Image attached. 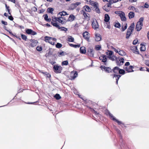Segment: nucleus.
I'll use <instances>...</instances> for the list:
<instances>
[{"label": "nucleus", "mask_w": 149, "mask_h": 149, "mask_svg": "<svg viewBox=\"0 0 149 149\" xmlns=\"http://www.w3.org/2000/svg\"><path fill=\"white\" fill-rule=\"evenodd\" d=\"M146 67H141L140 69V70L141 71H146Z\"/></svg>", "instance_id": "603ef678"}, {"label": "nucleus", "mask_w": 149, "mask_h": 149, "mask_svg": "<svg viewBox=\"0 0 149 149\" xmlns=\"http://www.w3.org/2000/svg\"><path fill=\"white\" fill-rule=\"evenodd\" d=\"M95 8V10L96 13H100V9L99 8L98 5H97V6L94 7Z\"/></svg>", "instance_id": "72a5a7b5"}, {"label": "nucleus", "mask_w": 149, "mask_h": 149, "mask_svg": "<svg viewBox=\"0 0 149 149\" xmlns=\"http://www.w3.org/2000/svg\"><path fill=\"white\" fill-rule=\"evenodd\" d=\"M88 52L90 53L91 54V55L92 56H94V53H93V50L92 49H88Z\"/></svg>", "instance_id": "4c0bfd02"}, {"label": "nucleus", "mask_w": 149, "mask_h": 149, "mask_svg": "<svg viewBox=\"0 0 149 149\" xmlns=\"http://www.w3.org/2000/svg\"><path fill=\"white\" fill-rule=\"evenodd\" d=\"M84 8L85 9V11L87 12H90L91 10L90 7L87 6H85L84 7Z\"/></svg>", "instance_id": "c85d7f7f"}, {"label": "nucleus", "mask_w": 149, "mask_h": 149, "mask_svg": "<svg viewBox=\"0 0 149 149\" xmlns=\"http://www.w3.org/2000/svg\"><path fill=\"white\" fill-rule=\"evenodd\" d=\"M75 17L74 15H70L69 17H68V19H67L68 21H73Z\"/></svg>", "instance_id": "6ab92c4d"}, {"label": "nucleus", "mask_w": 149, "mask_h": 149, "mask_svg": "<svg viewBox=\"0 0 149 149\" xmlns=\"http://www.w3.org/2000/svg\"><path fill=\"white\" fill-rule=\"evenodd\" d=\"M68 18V17L66 16L64 17L58 16V17H55L54 19H55V21H57L63 24H65L68 21L67 19Z\"/></svg>", "instance_id": "f257e3e1"}, {"label": "nucleus", "mask_w": 149, "mask_h": 149, "mask_svg": "<svg viewBox=\"0 0 149 149\" xmlns=\"http://www.w3.org/2000/svg\"><path fill=\"white\" fill-rule=\"evenodd\" d=\"M133 66L132 65L130 66L129 67H125L124 68L128 72H134V70H132Z\"/></svg>", "instance_id": "9d476101"}, {"label": "nucleus", "mask_w": 149, "mask_h": 149, "mask_svg": "<svg viewBox=\"0 0 149 149\" xmlns=\"http://www.w3.org/2000/svg\"><path fill=\"white\" fill-rule=\"evenodd\" d=\"M115 27L119 28L120 27V24L119 23H116L114 25Z\"/></svg>", "instance_id": "c03bdc74"}, {"label": "nucleus", "mask_w": 149, "mask_h": 149, "mask_svg": "<svg viewBox=\"0 0 149 149\" xmlns=\"http://www.w3.org/2000/svg\"><path fill=\"white\" fill-rule=\"evenodd\" d=\"M83 37L85 39L88 41H89L90 38V34L87 32L86 31L84 32L83 34Z\"/></svg>", "instance_id": "0eeeda50"}, {"label": "nucleus", "mask_w": 149, "mask_h": 149, "mask_svg": "<svg viewBox=\"0 0 149 149\" xmlns=\"http://www.w3.org/2000/svg\"><path fill=\"white\" fill-rule=\"evenodd\" d=\"M59 66L57 65H55L54 66L53 68L56 71H57L58 70Z\"/></svg>", "instance_id": "8fccbe9b"}, {"label": "nucleus", "mask_w": 149, "mask_h": 149, "mask_svg": "<svg viewBox=\"0 0 149 149\" xmlns=\"http://www.w3.org/2000/svg\"><path fill=\"white\" fill-rule=\"evenodd\" d=\"M92 26L93 28L95 30L98 28V24L96 19L93 20L92 23Z\"/></svg>", "instance_id": "20e7f679"}, {"label": "nucleus", "mask_w": 149, "mask_h": 149, "mask_svg": "<svg viewBox=\"0 0 149 149\" xmlns=\"http://www.w3.org/2000/svg\"><path fill=\"white\" fill-rule=\"evenodd\" d=\"M116 63L117 65L119 66H120L121 65H122V64L120 63V61H118L117 59L116 60Z\"/></svg>", "instance_id": "6e6d98bb"}, {"label": "nucleus", "mask_w": 149, "mask_h": 149, "mask_svg": "<svg viewBox=\"0 0 149 149\" xmlns=\"http://www.w3.org/2000/svg\"><path fill=\"white\" fill-rule=\"evenodd\" d=\"M121 77V76L119 75L114 74L113 75V78L115 77L116 81V84H117L118 83V81L119 78Z\"/></svg>", "instance_id": "412c9836"}, {"label": "nucleus", "mask_w": 149, "mask_h": 149, "mask_svg": "<svg viewBox=\"0 0 149 149\" xmlns=\"http://www.w3.org/2000/svg\"><path fill=\"white\" fill-rule=\"evenodd\" d=\"M111 48L116 53H118L119 51L116 49L115 48L113 47V46L111 47Z\"/></svg>", "instance_id": "864d4df0"}, {"label": "nucleus", "mask_w": 149, "mask_h": 149, "mask_svg": "<svg viewBox=\"0 0 149 149\" xmlns=\"http://www.w3.org/2000/svg\"><path fill=\"white\" fill-rule=\"evenodd\" d=\"M101 48V47L100 45H97L95 46V49L97 51H98L100 50Z\"/></svg>", "instance_id": "37998d69"}, {"label": "nucleus", "mask_w": 149, "mask_h": 149, "mask_svg": "<svg viewBox=\"0 0 149 149\" xmlns=\"http://www.w3.org/2000/svg\"><path fill=\"white\" fill-rule=\"evenodd\" d=\"M71 79L74 80L78 76V74L77 71H75L74 72H72L71 73Z\"/></svg>", "instance_id": "f8f14e48"}, {"label": "nucleus", "mask_w": 149, "mask_h": 149, "mask_svg": "<svg viewBox=\"0 0 149 149\" xmlns=\"http://www.w3.org/2000/svg\"><path fill=\"white\" fill-rule=\"evenodd\" d=\"M107 54L108 56V57L113 55V52L111 51H108V52H107Z\"/></svg>", "instance_id": "f704fd0d"}, {"label": "nucleus", "mask_w": 149, "mask_h": 149, "mask_svg": "<svg viewBox=\"0 0 149 149\" xmlns=\"http://www.w3.org/2000/svg\"><path fill=\"white\" fill-rule=\"evenodd\" d=\"M132 48L134 49H135L136 50L134 52V53H135L136 54H139V51L137 49V47L136 46H134Z\"/></svg>", "instance_id": "2f4dec72"}, {"label": "nucleus", "mask_w": 149, "mask_h": 149, "mask_svg": "<svg viewBox=\"0 0 149 149\" xmlns=\"http://www.w3.org/2000/svg\"><path fill=\"white\" fill-rule=\"evenodd\" d=\"M110 19V17L109 15L107 14H106L105 15L104 21L106 22H108Z\"/></svg>", "instance_id": "393cba45"}, {"label": "nucleus", "mask_w": 149, "mask_h": 149, "mask_svg": "<svg viewBox=\"0 0 149 149\" xmlns=\"http://www.w3.org/2000/svg\"><path fill=\"white\" fill-rule=\"evenodd\" d=\"M68 64V62L67 61H65L62 62L61 64L62 65H67Z\"/></svg>", "instance_id": "79ce46f5"}, {"label": "nucleus", "mask_w": 149, "mask_h": 149, "mask_svg": "<svg viewBox=\"0 0 149 149\" xmlns=\"http://www.w3.org/2000/svg\"><path fill=\"white\" fill-rule=\"evenodd\" d=\"M145 63L146 65L149 67V60L145 61Z\"/></svg>", "instance_id": "bf43d9fd"}, {"label": "nucleus", "mask_w": 149, "mask_h": 149, "mask_svg": "<svg viewBox=\"0 0 149 149\" xmlns=\"http://www.w3.org/2000/svg\"><path fill=\"white\" fill-rule=\"evenodd\" d=\"M32 31L33 30L31 29H28L26 30V32L27 34L29 35H31Z\"/></svg>", "instance_id": "ea45409f"}, {"label": "nucleus", "mask_w": 149, "mask_h": 149, "mask_svg": "<svg viewBox=\"0 0 149 149\" xmlns=\"http://www.w3.org/2000/svg\"><path fill=\"white\" fill-rule=\"evenodd\" d=\"M80 4L81 3L80 2H78L75 3H72L69 6V9L70 10H73Z\"/></svg>", "instance_id": "39448f33"}, {"label": "nucleus", "mask_w": 149, "mask_h": 149, "mask_svg": "<svg viewBox=\"0 0 149 149\" xmlns=\"http://www.w3.org/2000/svg\"><path fill=\"white\" fill-rule=\"evenodd\" d=\"M37 34V33L36 32H35L34 31H32L31 35H33V36H34V35H36Z\"/></svg>", "instance_id": "680f3d73"}, {"label": "nucleus", "mask_w": 149, "mask_h": 149, "mask_svg": "<svg viewBox=\"0 0 149 149\" xmlns=\"http://www.w3.org/2000/svg\"><path fill=\"white\" fill-rule=\"evenodd\" d=\"M59 29H61V31H67L68 30L67 29L64 27H60V28H59Z\"/></svg>", "instance_id": "de8ad7c7"}, {"label": "nucleus", "mask_w": 149, "mask_h": 149, "mask_svg": "<svg viewBox=\"0 0 149 149\" xmlns=\"http://www.w3.org/2000/svg\"><path fill=\"white\" fill-rule=\"evenodd\" d=\"M142 26L143 24H140L137 23L136 26V29L137 31H140L142 29Z\"/></svg>", "instance_id": "4468645a"}, {"label": "nucleus", "mask_w": 149, "mask_h": 149, "mask_svg": "<svg viewBox=\"0 0 149 149\" xmlns=\"http://www.w3.org/2000/svg\"><path fill=\"white\" fill-rule=\"evenodd\" d=\"M106 114L107 115H108L111 118H112V119L114 121H115L116 122L118 123V125H120V124H122V123L120 121L117 120L113 116L112 114L109 111H106Z\"/></svg>", "instance_id": "7ed1b4c3"}, {"label": "nucleus", "mask_w": 149, "mask_h": 149, "mask_svg": "<svg viewBox=\"0 0 149 149\" xmlns=\"http://www.w3.org/2000/svg\"><path fill=\"white\" fill-rule=\"evenodd\" d=\"M137 42L138 40L135 39L133 41V44L134 45H135L137 44Z\"/></svg>", "instance_id": "0e129e2a"}, {"label": "nucleus", "mask_w": 149, "mask_h": 149, "mask_svg": "<svg viewBox=\"0 0 149 149\" xmlns=\"http://www.w3.org/2000/svg\"><path fill=\"white\" fill-rule=\"evenodd\" d=\"M109 24H110V23L109 22L107 23V28L109 29L111 28V26H110Z\"/></svg>", "instance_id": "338daca9"}, {"label": "nucleus", "mask_w": 149, "mask_h": 149, "mask_svg": "<svg viewBox=\"0 0 149 149\" xmlns=\"http://www.w3.org/2000/svg\"><path fill=\"white\" fill-rule=\"evenodd\" d=\"M91 111L93 112L95 115H97L99 114V113H97L96 111H95L94 109H92Z\"/></svg>", "instance_id": "3c124183"}, {"label": "nucleus", "mask_w": 149, "mask_h": 149, "mask_svg": "<svg viewBox=\"0 0 149 149\" xmlns=\"http://www.w3.org/2000/svg\"><path fill=\"white\" fill-rule=\"evenodd\" d=\"M68 14H67V13L66 12L64 11H63L61 12H60L58 14V16H60L61 17H64L65 16H66Z\"/></svg>", "instance_id": "aec40b11"}, {"label": "nucleus", "mask_w": 149, "mask_h": 149, "mask_svg": "<svg viewBox=\"0 0 149 149\" xmlns=\"http://www.w3.org/2000/svg\"><path fill=\"white\" fill-rule=\"evenodd\" d=\"M119 61H120V63H121L122 65L123 63L124 62V59L123 58H121L119 60Z\"/></svg>", "instance_id": "052dcab7"}, {"label": "nucleus", "mask_w": 149, "mask_h": 149, "mask_svg": "<svg viewBox=\"0 0 149 149\" xmlns=\"http://www.w3.org/2000/svg\"><path fill=\"white\" fill-rule=\"evenodd\" d=\"M46 74H45V75L46 76V77L49 78L51 77L50 75L49 74L47 73V72H46Z\"/></svg>", "instance_id": "4d7b16f0"}, {"label": "nucleus", "mask_w": 149, "mask_h": 149, "mask_svg": "<svg viewBox=\"0 0 149 149\" xmlns=\"http://www.w3.org/2000/svg\"><path fill=\"white\" fill-rule=\"evenodd\" d=\"M56 47L57 48H60L62 47V44L59 43H57L56 45Z\"/></svg>", "instance_id": "09e8293b"}, {"label": "nucleus", "mask_w": 149, "mask_h": 149, "mask_svg": "<svg viewBox=\"0 0 149 149\" xmlns=\"http://www.w3.org/2000/svg\"><path fill=\"white\" fill-rule=\"evenodd\" d=\"M31 43L30 45L31 47H33L36 46L38 42L37 40H31Z\"/></svg>", "instance_id": "9b49d317"}, {"label": "nucleus", "mask_w": 149, "mask_h": 149, "mask_svg": "<svg viewBox=\"0 0 149 149\" xmlns=\"http://www.w3.org/2000/svg\"><path fill=\"white\" fill-rule=\"evenodd\" d=\"M44 17V19L45 21L47 20V19L48 18V16L47 14H45L43 15Z\"/></svg>", "instance_id": "13d9d810"}, {"label": "nucleus", "mask_w": 149, "mask_h": 149, "mask_svg": "<svg viewBox=\"0 0 149 149\" xmlns=\"http://www.w3.org/2000/svg\"><path fill=\"white\" fill-rule=\"evenodd\" d=\"M118 54L121 56H125L126 54V53L123 50H119Z\"/></svg>", "instance_id": "cd10ccee"}, {"label": "nucleus", "mask_w": 149, "mask_h": 149, "mask_svg": "<svg viewBox=\"0 0 149 149\" xmlns=\"http://www.w3.org/2000/svg\"><path fill=\"white\" fill-rule=\"evenodd\" d=\"M80 51L81 53L82 54H85L86 52L85 48L84 47H81L80 49Z\"/></svg>", "instance_id": "a878e982"}, {"label": "nucleus", "mask_w": 149, "mask_h": 149, "mask_svg": "<svg viewBox=\"0 0 149 149\" xmlns=\"http://www.w3.org/2000/svg\"><path fill=\"white\" fill-rule=\"evenodd\" d=\"M135 15L134 13L133 12H130L128 14V16L130 19L134 17Z\"/></svg>", "instance_id": "5701e85b"}, {"label": "nucleus", "mask_w": 149, "mask_h": 149, "mask_svg": "<svg viewBox=\"0 0 149 149\" xmlns=\"http://www.w3.org/2000/svg\"><path fill=\"white\" fill-rule=\"evenodd\" d=\"M127 24H122V31H124L126 29H127Z\"/></svg>", "instance_id": "bb28decb"}, {"label": "nucleus", "mask_w": 149, "mask_h": 149, "mask_svg": "<svg viewBox=\"0 0 149 149\" xmlns=\"http://www.w3.org/2000/svg\"><path fill=\"white\" fill-rule=\"evenodd\" d=\"M47 10L49 13L52 14L53 13V11L54 10V9L52 8H49Z\"/></svg>", "instance_id": "49530a36"}, {"label": "nucleus", "mask_w": 149, "mask_h": 149, "mask_svg": "<svg viewBox=\"0 0 149 149\" xmlns=\"http://www.w3.org/2000/svg\"><path fill=\"white\" fill-rule=\"evenodd\" d=\"M54 17H52V21L51 22V24L54 26L58 28V29L60 28V26L57 24V23L56 22V21H55V19H54Z\"/></svg>", "instance_id": "1a4fd4ad"}, {"label": "nucleus", "mask_w": 149, "mask_h": 149, "mask_svg": "<svg viewBox=\"0 0 149 149\" xmlns=\"http://www.w3.org/2000/svg\"><path fill=\"white\" fill-rule=\"evenodd\" d=\"M120 68L116 66L113 68L112 70L113 72L116 74H118L119 72Z\"/></svg>", "instance_id": "a211bd4d"}, {"label": "nucleus", "mask_w": 149, "mask_h": 149, "mask_svg": "<svg viewBox=\"0 0 149 149\" xmlns=\"http://www.w3.org/2000/svg\"><path fill=\"white\" fill-rule=\"evenodd\" d=\"M81 12V13L83 14V15L85 18L86 19L87 17H89V14H88V13H86L85 11L82 10Z\"/></svg>", "instance_id": "dca6fc26"}, {"label": "nucleus", "mask_w": 149, "mask_h": 149, "mask_svg": "<svg viewBox=\"0 0 149 149\" xmlns=\"http://www.w3.org/2000/svg\"><path fill=\"white\" fill-rule=\"evenodd\" d=\"M106 56V55H103L100 57L99 59L102 61L104 63V65L106 66H107L108 65V64L107 62V59Z\"/></svg>", "instance_id": "423d86ee"}, {"label": "nucleus", "mask_w": 149, "mask_h": 149, "mask_svg": "<svg viewBox=\"0 0 149 149\" xmlns=\"http://www.w3.org/2000/svg\"><path fill=\"white\" fill-rule=\"evenodd\" d=\"M100 68L102 70L104 69L106 72L108 73L111 72L112 70L109 67H107L103 65L100 66Z\"/></svg>", "instance_id": "6e6552de"}, {"label": "nucleus", "mask_w": 149, "mask_h": 149, "mask_svg": "<svg viewBox=\"0 0 149 149\" xmlns=\"http://www.w3.org/2000/svg\"><path fill=\"white\" fill-rule=\"evenodd\" d=\"M54 97L57 100H59L61 98V97L60 95L59 94H56L54 96Z\"/></svg>", "instance_id": "a19ab883"}, {"label": "nucleus", "mask_w": 149, "mask_h": 149, "mask_svg": "<svg viewBox=\"0 0 149 149\" xmlns=\"http://www.w3.org/2000/svg\"><path fill=\"white\" fill-rule=\"evenodd\" d=\"M119 73L120 74H122V75L124 74L125 73V71L124 70L122 69H120L119 70Z\"/></svg>", "instance_id": "58836bf2"}, {"label": "nucleus", "mask_w": 149, "mask_h": 149, "mask_svg": "<svg viewBox=\"0 0 149 149\" xmlns=\"http://www.w3.org/2000/svg\"><path fill=\"white\" fill-rule=\"evenodd\" d=\"M148 7L149 5L147 3H146L144 6V8H148Z\"/></svg>", "instance_id": "69168bd1"}, {"label": "nucleus", "mask_w": 149, "mask_h": 149, "mask_svg": "<svg viewBox=\"0 0 149 149\" xmlns=\"http://www.w3.org/2000/svg\"><path fill=\"white\" fill-rule=\"evenodd\" d=\"M89 2L90 4L91 5L93 6L94 7V8L95 6H97V5H98V4L97 3L95 2H94V1H90Z\"/></svg>", "instance_id": "b1692460"}, {"label": "nucleus", "mask_w": 149, "mask_h": 149, "mask_svg": "<svg viewBox=\"0 0 149 149\" xmlns=\"http://www.w3.org/2000/svg\"><path fill=\"white\" fill-rule=\"evenodd\" d=\"M144 19L143 17H141L139 19V21L137 22V23L141 24H143V22Z\"/></svg>", "instance_id": "c9c22d12"}, {"label": "nucleus", "mask_w": 149, "mask_h": 149, "mask_svg": "<svg viewBox=\"0 0 149 149\" xmlns=\"http://www.w3.org/2000/svg\"><path fill=\"white\" fill-rule=\"evenodd\" d=\"M130 10H135L136 9V8L132 6H130Z\"/></svg>", "instance_id": "774afa93"}, {"label": "nucleus", "mask_w": 149, "mask_h": 149, "mask_svg": "<svg viewBox=\"0 0 149 149\" xmlns=\"http://www.w3.org/2000/svg\"><path fill=\"white\" fill-rule=\"evenodd\" d=\"M70 46L71 47L76 48L77 47H80V44L78 45H74L72 44H69Z\"/></svg>", "instance_id": "7c9ffc66"}, {"label": "nucleus", "mask_w": 149, "mask_h": 149, "mask_svg": "<svg viewBox=\"0 0 149 149\" xmlns=\"http://www.w3.org/2000/svg\"><path fill=\"white\" fill-rule=\"evenodd\" d=\"M133 31L130 30V29H128L126 35V38L128 39L131 35L132 32Z\"/></svg>", "instance_id": "2eb2a0df"}, {"label": "nucleus", "mask_w": 149, "mask_h": 149, "mask_svg": "<svg viewBox=\"0 0 149 149\" xmlns=\"http://www.w3.org/2000/svg\"><path fill=\"white\" fill-rule=\"evenodd\" d=\"M134 23H132L131 24L130 26L128 29H130V30H132L133 31L134 29Z\"/></svg>", "instance_id": "c756f323"}, {"label": "nucleus", "mask_w": 149, "mask_h": 149, "mask_svg": "<svg viewBox=\"0 0 149 149\" xmlns=\"http://www.w3.org/2000/svg\"><path fill=\"white\" fill-rule=\"evenodd\" d=\"M21 37L24 40L26 41V40L27 39V37L26 36L24 35L23 34H21Z\"/></svg>", "instance_id": "a18cd8bd"}, {"label": "nucleus", "mask_w": 149, "mask_h": 149, "mask_svg": "<svg viewBox=\"0 0 149 149\" xmlns=\"http://www.w3.org/2000/svg\"><path fill=\"white\" fill-rule=\"evenodd\" d=\"M1 23L2 24L5 25H7L8 24V23L6 22H5L3 20L1 21Z\"/></svg>", "instance_id": "e2e57ef3"}, {"label": "nucleus", "mask_w": 149, "mask_h": 149, "mask_svg": "<svg viewBox=\"0 0 149 149\" xmlns=\"http://www.w3.org/2000/svg\"><path fill=\"white\" fill-rule=\"evenodd\" d=\"M95 40L97 41H99L101 40V35L98 33L96 34L95 35Z\"/></svg>", "instance_id": "f3484780"}, {"label": "nucleus", "mask_w": 149, "mask_h": 149, "mask_svg": "<svg viewBox=\"0 0 149 149\" xmlns=\"http://www.w3.org/2000/svg\"><path fill=\"white\" fill-rule=\"evenodd\" d=\"M36 49L38 51H40L42 50V48L41 47L38 46L36 47Z\"/></svg>", "instance_id": "5fc2aeb1"}, {"label": "nucleus", "mask_w": 149, "mask_h": 149, "mask_svg": "<svg viewBox=\"0 0 149 149\" xmlns=\"http://www.w3.org/2000/svg\"><path fill=\"white\" fill-rule=\"evenodd\" d=\"M45 40L46 42H47L48 41H50L51 40L55 41L56 39L54 38L46 36L45 37Z\"/></svg>", "instance_id": "ddd939ff"}, {"label": "nucleus", "mask_w": 149, "mask_h": 149, "mask_svg": "<svg viewBox=\"0 0 149 149\" xmlns=\"http://www.w3.org/2000/svg\"><path fill=\"white\" fill-rule=\"evenodd\" d=\"M115 13L119 16L122 21H126V18L124 12L120 11H116L115 12Z\"/></svg>", "instance_id": "f03ea898"}, {"label": "nucleus", "mask_w": 149, "mask_h": 149, "mask_svg": "<svg viewBox=\"0 0 149 149\" xmlns=\"http://www.w3.org/2000/svg\"><path fill=\"white\" fill-rule=\"evenodd\" d=\"M141 45L142 46L140 47L141 51H145L146 50L145 46L142 43L141 44Z\"/></svg>", "instance_id": "e433bc0d"}, {"label": "nucleus", "mask_w": 149, "mask_h": 149, "mask_svg": "<svg viewBox=\"0 0 149 149\" xmlns=\"http://www.w3.org/2000/svg\"><path fill=\"white\" fill-rule=\"evenodd\" d=\"M74 39L71 36H69L68 39V41L71 42H73L74 41Z\"/></svg>", "instance_id": "473e14b6"}, {"label": "nucleus", "mask_w": 149, "mask_h": 149, "mask_svg": "<svg viewBox=\"0 0 149 149\" xmlns=\"http://www.w3.org/2000/svg\"><path fill=\"white\" fill-rule=\"evenodd\" d=\"M108 58L109 59L113 61L115 60L116 61L117 59V57L114 54L112 55L111 56H109Z\"/></svg>", "instance_id": "4be33fe9"}]
</instances>
